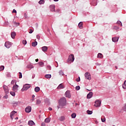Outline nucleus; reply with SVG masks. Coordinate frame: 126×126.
<instances>
[{
	"label": "nucleus",
	"instance_id": "nucleus-1",
	"mask_svg": "<svg viewBox=\"0 0 126 126\" xmlns=\"http://www.w3.org/2000/svg\"><path fill=\"white\" fill-rule=\"evenodd\" d=\"M66 106V98L63 97L59 100V105L57 106L58 109H63V107Z\"/></svg>",
	"mask_w": 126,
	"mask_h": 126
},
{
	"label": "nucleus",
	"instance_id": "nucleus-2",
	"mask_svg": "<svg viewBox=\"0 0 126 126\" xmlns=\"http://www.w3.org/2000/svg\"><path fill=\"white\" fill-rule=\"evenodd\" d=\"M30 87H31V85L26 84L23 86V88L21 89V91H27Z\"/></svg>",
	"mask_w": 126,
	"mask_h": 126
},
{
	"label": "nucleus",
	"instance_id": "nucleus-3",
	"mask_svg": "<svg viewBox=\"0 0 126 126\" xmlns=\"http://www.w3.org/2000/svg\"><path fill=\"white\" fill-rule=\"evenodd\" d=\"M70 62H71L72 63L74 62V55L73 54H71L69 56L67 62L69 63Z\"/></svg>",
	"mask_w": 126,
	"mask_h": 126
},
{
	"label": "nucleus",
	"instance_id": "nucleus-4",
	"mask_svg": "<svg viewBox=\"0 0 126 126\" xmlns=\"http://www.w3.org/2000/svg\"><path fill=\"white\" fill-rule=\"evenodd\" d=\"M95 104L94 106L96 107H101V103H102V101L99 99H97L94 102Z\"/></svg>",
	"mask_w": 126,
	"mask_h": 126
},
{
	"label": "nucleus",
	"instance_id": "nucleus-5",
	"mask_svg": "<svg viewBox=\"0 0 126 126\" xmlns=\"http://www.w3.org/2000/svg\"><path fill=\"white\" fill-rule=\"evenodd\" d=\"M65 97H66V98H68L69 99L71 98V94H70V91L68 90L64 94Z\"/></svg>",
	"mask_w": 126,
	"mask_h": 126
},
{
	"label": "nucleus",
	"instance_id": "nucleus-6",
	"mask_svg": "<svg viewBox=\"0 0 126 126\" xmlns=\"http://www.w3.org/2000/svg\"><path fill=\"white\" fill-rule=\"evenodd\" d=\"M85 76L86 79H88V80H91V76L89 72H86L85 74Z\"/></svg>",
	"mask_w": 126,
	"mask_h": 126
},
{
	"label": "nucleus",
	"instance_id": "nucleus-7",
	"mask_svg": "<svg viewBox=\"0 0 126 126\" xmlns=\"http://www.w3.org/2000/svg\"><path fill=\"white\" fill-rule=\"evenodd\" d=\"M3 88L4 89V91H5V94H8V93H9V90H8V86H6V85H4L3 86Z\"/></svg>",
	"mask_w": 126,
	"mask_h": 126
},
{
	"label": "nucleus",
	"instance_id": "nucleus-8",
	"mask_svg": "<svg viewBox=\"0 0 126 126\" xmlns=\"http://www.w3.org/2000/svg\"><path fill=\"white\" fill-rule=\"evenodd\" d=\"M11 104L12 105L13 108H16V107H17V105L20 104V102L14 101L13 102L11 103Z\"/></svg>",
	"mask_w": 126,
	"mask_h": 126
},
{
	"label": "nucleus",
	"instance_id": "nucleus-9",
	"mask_svg": "<svg viewBox=\"0 0 126 126\" xmlns=\"http://www.w3.org/2000/svg\"><path fill=\"white\" fill-rule=\"evenodd\" d=\"M11 45H12L11 42H9L8 41L5 43L4 46L5 47H6V48H7V49H9V48L11 47Z\"/></svg>",
	"mask_w": 126,
	"mask_h": 126
},
{
	"label": "nucleus",
	"instance_id": "nucleus-10",
	"mask_svg": "<svg viewBox=\"0 0 126 126\" xmlns=\"http://www.w3.org/2000/svg\"><path fill=\"white\" fill-rule=\"evenodd\" d=\"M32 110V107H31V106H29L25 108V112L26 113H30Z\"/></svg>",
	"mask_w": 126,
	"mask_h": 126
},
{
	"label": "nucleus",
	"instance_id": "nucleus-11",
	"mask_svg": "<svg viewBox=\"0 0 126 126\" xmlns=\"http://www.w3.org/2000/svg\"><path fill=\"white\" fill-rule=\"evenodd\" d=\"M93 96V93L92 92H90L87 95V99H91V98H92V96Z\"/></svg>",
	"mask_w": 126,
	"mask_h": 126
},
{
	"label": "nucleus",
	"instance_id": "nucleus-12",
	"mask_svg": "<svg viewBox=\"0 0 126 126\" xmlns=\"http://www.w3.org/2000/svg\"><path fill=\"white\" fill-rule=\"evenodd\" d=\"M18 87H19V86L16 84V85L12 87L13 91H17L18 90Z\"/></svg>",
	"mask_w": 126,
	"mask_h": 126
},
{
	"label": "nucleus",
	"instance_id": "nucleus-13",
	"mask_svg": "<svg viewBox=\"0 0 126 126\" xmlns=\"http://www.w3.org/2000/svg\"><path fill=\"white\" fill-rule=\"evenodd\" d=\"M49 7L51 11H56V10L55 9V8H56V6H55V5H50Z\"/></svg>",
	"mask_w": 126,
	"mask_h": 126
},
{
	"label": "nucleus",
	"instance_id": "nucleus-14",
	"mask_svg": "<svg viewBox=\"0 0 126 126\" xmlns=\"http://www.w3.org/2000/svg\"><path fill=\"white\" fill-rule=\"evenodd\" d=\"M28 125L29 126H35V123H34L33 121L30 120L28 122Z\"/></svg>",
	"mask_w": 126,
	"mask_h": 126
},
{
	"label": "nucleus",
	"instance_id": "nucleus-15",
	"mask_svg": "<svg viewBox=\"0 0 126 126\" xmlns=\"http://www.w3.org/2000/svg\"><path fill=\"white\" fill-rule=\"evenodd\" d=\"M15 36H16V33L15 32H11V37L12 39H14L15 38Z\"/></svg>",
	"mask_w": 126,
	"mask_h": 126
},
{
	"label": "nucleus",
	"instance_id": "nucleus-16",
	"mask_svg": "<svg viewBox=\"0 0 126 126\" xmlns=\"http://www.w3.org/2000/svg\"><path fill=\"white\" fill-rule=\"evenodd\" d=\"M78 27L80 28V29H83V22H80L78 24Z\"/></svg>",
	"mask_w": 126,
	"mask_h": 126
},
{
	"label": "nucleus",
	"instance_id": "nucleus-17",
	"mask_svg": "<svg viewBox=\"0 0 126 126\" xmlns=\"http://www.w3.org/2000/svg\"><path fill=\"white\" fill-rule=\"evenodd\" d=\"M41 49H42V51L45 53V52H47L48 51V47H47V46H43L41 48Z\"/></svg>",
	"mask_w": 126,
	"mask_h": 126
},
{
	"label": "nucleus",
	"instance_id": "nucleus-18",
	"mask_svg": "<svg viewBox=\"0 0 126 126\" xmlns=\"http://www.w3.org/2000/svg\"><path fill=\"white\" fill-rule=\"evenodd\" d=\"M118 41H119V37H115L112 38V41L114 43H116V42H118Z\"/></svg>",
	"mask_w": 126,
	"mask_h": 126
},
{
	"label": "nucleus",
	"instance_id": "nucleus-19",
	"mask_svg": "<svg viewBox=\"0 0 126 126\" xmlns=\"http://www.w3.org/2000/svg\"><path fill=\"white\" fill-rule=\"evenodd\" d=\"M38 45V42L37 41L33 42L32 43V47H36Z\"/></svg>",
	"mask_w": 126,
	"mask_h": 126
},
{
	"label": "nucleus",
	"instance_id": "nucleus-20",
	"mask_svg": "<svg viewBox=\"0 0 126 126\" xmlns=\"http://www.w3.org/2000/svg\"><path fill=\"white\" fill-rule=\"evenodd\" d=\"M63 88H64V87L63 86V84H60L57 87V89H63Z\"/></svg>",
	"mask_w": 126,
	"mask_h": 126
},
{
	"label": "nucleus",
	"instance_id": "nucleus-21",
	"mask_svg": "<svg viewBox=\"0 0 126 126\" xmlns=\"http://www.w3.org/2000/svg\"><path fill=\"white\" fill-rule=\"evenodd\" d=\"M50 122H51V118H46L44 120V123H46L47 124H48Z\"/></svg>",
	"mask_w": 126,
	"mask_h": 126
},
{
	"label": "nucleus",
	"instance_id": "nucleus-22",
	"mask_svg": "<svg viewBox=\"0 0 126 126\" xmlns=\"http://www.w3.org/2000/svg\"><path fill=\"white\" fill-rule=\"evenodd\" d=\"M34 91L35 92H39L40 91V87H36L35 88H34Z\"/></svg>",
	"mask_w": 126,
	"mask_h": 126
},
{
	"label": "nucleus",
	"instance_id": "nucleus-23",
	"mask_svg": "<svg viewBox=\"0 0 126 126\" xmlns=\"http://www.w3.org/2000/svg\"><path fill=\"white\" fill-rule=\"evenodd\" d=\"M45 78H47V79H49V78H51V77H52V75H51V74H46L45 75Z\"/></svg>",
	"mask_w": 126,
	"mask_h": 126
},
{
	"label": "nucleus",
	"instance_id": "nucleus-24",
	"mask_svg": "<svg viewBox=\"0 0 126 126\" xmlns=\"http://www.w3.org/2000/svg\"><path fill=\"white\" fill-rule=\"evenodd\" d=\"M38 3L39 4H44L45 3V0H40L39 1Z\"/></svg>",
	"mask_w": 126,
	"mask_h": 126
},
{
	"label": "nucleus",
	"instance_id": "nucleus-25",
	"mask_svg": "<svg viewBox=\"0 0 126 126\" xmlns=\"http://www.w3.org/2000/svg\"><path fill=\"white\" fill-rule=\"evenodd\" d=\"M87 113L88 114V115H92V114H93V111H90V110H87Z\"/></svg>",
	"mask_w": 126,
	"mask_h": 126
},
{
	"label": "nucleus",
	"instance_id": "nucleus-26",
	"mask_svg": "<svg viewBox=\"0 0 126 126\" xmlns=\"http://www.w3.org/2000/svg\"><path fill=\"white\" fill-rule=\"evenodd\" d=\"M103 57V55H102V53H98L97 54V58H99V59H102Z\"/></svg>",
	"mask_w": 126,
	"mask_h": 126
},
{
	"label": "nucleus",
	"instance_id": "nucleus-27",
	"mask_svg": "<svg viewBox=\"0 0 126 126\" xmlns=\"http://www.w3.org/2000/svg\"><path fill=\"white\" fill-rule=\"evenodd\" d=\"M71 118L72 119H75V118H76V114L72 113L71 114Z\"/></svg>",
	"mask_w": 126,
	"mask_h": 126
},
{
	"label": "nucleus",
	"instance_id": "nucleus-28",
	"mask_svg": "<svg viewBox=\"0 0 126 126\" xmlns=\"http://www.w3.org/2000/svg\"><path fill=\"white\" fill-rule=\"evenodd\" d=\"M64 116H61L59 120L61 121V122H63V121H64Z\"/></svg>",
	"mask_w": 126,
	"mask_h": 126
},
{
	"label": "nucleus",
	"instance_id": "nucleus-29",
	"mask_svg": "<svg viewBox=\"0 0 126 126\" xmlns=\"http://www.w3.org/2000/svg\"><path fill=\"white\" fill-rule=\"evenodd\" d=\"M117 24H118L119 26H123V24L122 23V22H121L120 21H118Z\"/></svg>",
	"mask_w": 126,
	"mask_h": 126
},
{
	"label": "nucleus",
	"instance_id": "nucleus-30",
	"mask_svg": "<svg viewBox=\"0 0 126 126\" xmlns=\"http://www.w3.org/2000/svg\"><path fill=\"white\" fill-rule=\"evenodd\" d=\"M123 89H126V81H125L124 83V84L123 85Z\"/></svg>",
	"mask_w": 126,
	"mask_h": 126
},
{
	"label": "nucleus",
	"instance_id": "nucleus-31",
	"mask_svg": "<svg viewBox=\"0 0 126 126\" xmlns=\"http://www.w3.org/2000/svg\"><path fill=\"white\" fill-rule=\"evenodd\" d=\"M41 104V100L40 99H38L36 100V105H40Z\"/></svg>",
	"mask_w": 126,
	"mask_h": 126
},
{
	"label": "nucleus",
	"instance_id": "nucleus-32",
	"mask_svg": "<svg viewBox=\"0 0 126 126\" xmlns=\"http://www.w3.org/2000/svg\"><path fill=\"white\" fill-rule=\"evenodd\" d=\"M10 94H11V95L13 96V97H14L15 96V92H10Z\"/></svg>",
	"mask_w": 126,
	"mask_h": 126
},
{
	"label": "nucleus",
	"instance_id": "nucleus-33",
	"mask_svg": "<svg viewBox=\"0 0 126 126\" xmlns=\"http://www.w3.org/2000/svg\"><path fill=\"white\" fill-rule=\"evenodd\" d=\"M59 74H60V75L63 76L64 74L63 73V70H60V71H59Z\"/></svg>",
	"mask_w": 126,
	"mask_h": 126
},
{
	"label": "nucleus",
	"instance_id": "nucleus-34",
	"mask_svg": "<svg viewBox=\"0 0 126 126\" xmlns=\"http://www.w3.org/2000/svg\"><path fill=\"white\" fill-rule=\"evenodd\" d=\"M3 69H4V66L1 65L0 67V71H1L2 70H3Z\"/></svg>",
	"mask_w": 126,
	"mask_h": 126
},
{
	"label": "nucleus",
	"instance_id": "nucleus-35",
	"mask_svg": "<svg viewBox=\"0 0 126 126\" xmlns=\"http://www.w3.org/2000/svg\"><path fill=\"white\" fill-rule=\"evenodd\" d=\"M75 89H76V90H77V91H78V90H80V86H77L75 87Z\"/></svg>",
	"mask_w": 126,
	"mask_h": 126
},
{
	"label": "nucleus",
	"instance_id": "nucleus-36",
	"mask_svg": "<svg viewBox=\"0 0 126 126\" xmlns=\"http://www.w3.org/2000/svg\"><path fill=\"white\" fill-rule=\"evenodd\" d=\"M38 64H39V65H40V66H43L44 65V63L42 62H39Z\"/></svg>",
	"mask_w": 126,
	"mask_h": 126
},
{
	"label": "nucleus",
	"instance_id": "nucleus-37",
	"mask_svg": "<svg viewBox=\"0 0 126 126\" xmlns=\"http://www.w3.org/2000/svg\"><path fill=\"white\" fill-rule=\"evenodd\" d=\"M22 43L23 45H26V44H27V41H26V40H23Z\"/></svg>",
	"mask_w": 126,
	"mask_h": 126
},
{
	"label": "nucleus",
	"instance_id": "nucleus-38",
	"mask_svg": "<svg viewBox=\"0 0 126 126\" xmlns=\"http://www.w3.org/2000/svg\"><path fill=\"white\" fill-rule=\"evenodd\" d=\"M14 83L16 84V80H12L11 82V84H14Z\"/></svg>",
	"mask_w": 126,
	"mask_h": 126
},
{
	"label": "nucleus",
	"instance_id": "nucleus-39",
	"mask_svg": "<svg viewBox=\"0 0 126 126\" xmlns=\"http://www.w3.org/2000/svg\"><path fill=\"white\" fill-rule=\"evenodd\" d=\"M19 78H21L22 77V73L19 72Z\"/></svg>",
	"mask_w": 126,
	"mask_h": 126
},
{
	"label": "nucleus",
	"instance_id": "nucleus-40",
	"mask_svg": "<svg viewBox=\"0 0 126 126\" xmlns=\"http://www.w3.org/2000/svg\"><path fill=\"white\" fill-rule=\"evenodd\" d=\"M3 98H4V99H7V98H8V95L6 94L3 96Z\"/></svg>",
	"mask_w": 126,
	"mask_h": 126
},
{
	"label": "nucleus",
	"instance_id": "nucleus-41",
	"mask_svg": "<svg viewBox=\"0 0 126 126\" xmlns=\"http://www.w3.org/2000/svg\"><path fill=\"white\" fill-rule=\"evenodd\" d=\"M101 122L102 123H105V122H106V118H104L103 119L102 118H101Z\"/></svg>",
	"mask_w": 126,
	"mask_h": 126
},
{
	"label": "nucleus",
	"instance_id": "nucleus-42",
	"mask_svg": "<svg viewBox=\"0 0 126 126\" xmlns=\"http://www.w3.org/2000/svg\"><path fill=\"white\" fill-rule=\"evenodd\" d=\"M76 81L79 82L80 81V77L79 76L78 78L76 79Z\"/></svg>",
	"mask_w": 126,
	"mask_h": 126
},
{
	"label": "nucleus",
	"instance_id": "nucleus-43",
	"mask_svg": "<svg viewBox=\"0 0 126 126\" xmlns=\"http://www.w3.org/2000/svg\"><path fill=\"white\" fill-rule=\"evenodd\" d=\"M119 28H119V27H118V26H115L114 27V29H115V30H119Z\"/></svg>",
	"mask_w": 126,
	"mask_h": 126
},
{
	"label": "nucleus",
	"instance_id": "nucleus-44",
	"mask_svg": "<svg viewBox=\"0 0 126 126\" xmlns=\"http://www.w3.org/2000/svg\"><path fill=\"white\" fill-rule=\"evenodd\" d=\"M45 103H49V99L46 98L44 99Z\"/></svg>",
	"mask_w": 126,
	"mask_h": 126
},
{
	"label": "nucleus",
	"instance_id": "nucleus-45",
	"mask_svg": "<svg viewBox=\"0 0 126 126\" xmlns=\"http://www.w3.org/2000/svg\"><path fill=\"white\" fill-rule=\"evenodd\" d=\"M16 113V112L14 110H13L11 113V115H12V116H13V115H14V114H15Z\"/></svg>",
	"mask_w": 126,
	"mask_h": 126
},
{
	"label": "nucleus",
	"instance_id": "nucleus-46",
	"mask_svg": "<svg viewBox=\"0 0 126 126\" xmlns=\"http://www.w3.org/2000/svg\"><path fill=\"white\" fill-rule=\"evenodd\" d=\"M36 38L37 39H38V40H40V38H41V36L39 34H37Z\"/></svg>",
	"mask_w": 126,
	"mask_h": 126
},
{
	"label": "nucleus",
	"instance_id": "nucleus-47",
	"mask_svg": "<svg viewBox=\"0 0 126 126\" xmlns=\"http://www.w3.org/2000/svg\"><path fill=\"white\" fill-rule=\"evenodd\" d=\"M47 69H49V70H51V69H52V67H51V66H50V65H48L47 66Z\"/></svg>",
	"mask_w": 126,
	"mask_h": 126
},
{
	"label": "nucleus",
	"instance_id": "nucleus-48",
	"mask_svg": "<svg viewBox=\"0 0 126 126\" xmlns=\"http://www.w3.org/2000/svg\"><path fill=\"white\" fill-rule=\"evenodd\" d=\"M33 32H34V31L32 30V29L30 30V32H29L30 34H32Z\"/></svg>",
	"mask_w": 126,
	"mask_h": 126
},
{
	"label": "nucleus",
	"instance_id": "nucleus-49",
	"mask_svg": "<svg viewBox=\"0 0 126 126\" xmlns=\"http://www.w3.org/2000/svg\"><path fill=\"white\" fill-rule=\"evenodd\" d=\"M12 13H17V11H16V10H15V9H14L13 10Z\"/></svg>",
	"mask_w": 126,
	"mask_h": 126
},
{
	"label": "nucleus",
	"instance_id": "nucleus-50",
	"mask_svg": "<svg viewBox=\"0 0 126 126\" xmlns=\"http://www.w3.org/2000/svg\"><path fill=\"white\" fill-rule=\"evenodd\" d=\"M41 126H46V123H45L44 122H42L41 123Z\"/></svg>",
	"mask_w": 126,
	"mask_h": 126
},
{
	"label": "nucleus",
	"instance_id": "nucleus-51",
	"mask_svg": "<svg viewBox=\"0 0 126 126\" xmlns=\"http://www.w3.org/2000/svg\"><path fill=\"white\" fill-rule=\"evenodd\" d=\"M25 18H27V14L26 13H25L24 14Z\"/></svg>",
	"mask_w": 126,
	"mask_h": 126
},
{
	"label": "nucleus",
	"instance_id": "nucleus-52",
	"mask_svg": "<svg viewBox=\"0 0 126 126\" xmlns=\"http://www.w3.org/2000/svg\"><path fill=\"white\" fill-rule=\"evenodd\" d=\"M14 24H15V25L19 26L20 24H19V23H17V22H15Z\"/></svg>",
	"mask_w": 126,
	"mask_h": 126
},
{
	"label": "nucleus",
	"instance_id": "nucleus-53",
	"mask_svg": "<svg viewBox=\"0 0 126 126\" xmlns=\"http://www.w3.org/2000/svg\"><path fill=\"white\" fill-rule=\"evenodd\" d=\"M6 75L7 77H10V74H9V73H7Z\"/></svg>",
	"mask_w": 126,
	"mask_h": 126
},
{
	"label": "nucleus",
	"instance_id": "nucleus-54",
	"mask_svg": "<svg viewBox=\"0 0 126 126\" xmlns=\"http://www.w3.org/2000/svg\"><path fill=\"white\" fill-rule=\"evenodd\" d=\"M27 67H28V68H32V66L31 65H28L27 66Z\"/></svg>",
	"mask_w": 126,
	"mask_h": 126
},
{
	"label": "nucleus",
	"instance_id": "nucleus-55",
	"mask_svg": "<svg viewBox=\"0 0 126 126\" xmlns=\"http://www.w3.org/2000/svg\"><path fill=\"white\" fill-rule=\"evenodd\" d=\"M48 110L49 111H52V110H53V109L52 108V107H49Z\"/></svg>",
	"mask_w": 126,
	"mask_h": 126
},
{
	"label": "nucleus",
	"instance_id": "nucleus-56",
	"mask_svg": "<svg viewBox=\"0 0 126 126\" xmlns=\"http://www.w3.org/2000/svg\"><path fill=\"white\" fill-rule=\"evenodd\" d=\"M13 115H12L11 114H10V118L12 120H13V118H12Z\"/></svg>",
	"mask_w": 126,
	"mask_h": 126
},
{
	"label": "nucleus",
	"instance_id": "nucleus-57",
	"mask_svg": "<svg viewBox=\"0 0 126 126\" xmlns=\"http://www.w3.org/2000/svg\"><path fill=\"white\" fill-rule=\"evenodd\" d=\"M96 65H101V64L99 63H95Z\"/></svg>",
	"mask_w": 126,
	"mask_h": 126
},
{
	"label": "nucleus",
	"instance_id": "nucleus-58",
	"mask_svg": "<svg viewBox=\"0 0 126 126\" xmlns=\"http://www.w3.org/2000/svg\"><path fill=\"white\" fill-rule=\"evenodd\" d=\"M32 99H34V98H35V95L33 94L32 95Z\"/></svg>",
	"mask_w": 126,
	"mask_h": 126
},
{
	"label": "nucleus",
	"instance_id": "nucleus-59",
	"mask_svg": "<svg viewBox=\"0 0 126 126\" xmlns=\"http://www.w3.org/2000/svg\"><path fill=\"white\" fill-rule=\"evenodd\" d=\"M35 62L37 63L38 62H39V59H37L35 60Z\"/></svg>",
	"mask_w": 126,
	"mask_h": 126
},
{
	"label": "nucleus",
	"instance_id": "nucleus-60",
	"mask_svg": "<svg viewBox=\"0 0 126 126\" xmlns=\"http://www.w3.org/2000/svg\"><path fill=\"white\" fill-rule=\"evenodd\" d=\"M32 79H34V78H35V75H32Z\"/></svg>",
	"mask_w": 126,
	"mask_h": 126
},
{
	"label": "nucleus",
	"instance_id": "nucleus-61",
	"mask_svg": "<svg viewBox=\"0 0 126 126\" xmlns=\"http://www.w3.org/2000/svg\"><path fill=\"white\" fill-rule=\"evenodd\" d=\"M34 100H35V99L32 98V102H33Z\"/></svg>",
	"mask_w": 126,
	"mask_h": 126
},
{
	"label": "nucleus",
	"instance_id": "nucleus-62",
	"mask_svg": "<svg viewBox=\"0 0 126 126\" xmlns=\"http://www.w3.org/2000/svg\"><path fill=\"white\" fill-rule=\"evenodd\" d=\"M15 120H18V117H16V118H15Z\"/></svg>",
	"mask_w": 126,
	"mask_h": 126
},
{
	"label": "nucleus",
	"instance_id": "nucleus-63",
	"mask_svg": "<svg viewBox=\"0 0 126 126\" xmlns=\"http://www.w3.org/2000/svg\"><path fill=\"white\" fill-rule=\"evenodd\" d=\"M54 1H59V0H54Z\"/></svg>",
	"mask_w": 126,
	"mask_h": 126
},
{
	"label": "nucleus",
	"instance_id": "nucleus-64",
	"mask_svg": "<svg viewBox=\"0 0 126 126\" xmlns=\"http://www.w3.org/2000/svg\"><path fill=\"white\" fill-rule=\"evenodd\" d=\"M76 106H77L78 105V103H75Z\"/></svg>",
	"mask_w": 126,
	"mask_h": 126
}]
</instances>
